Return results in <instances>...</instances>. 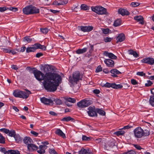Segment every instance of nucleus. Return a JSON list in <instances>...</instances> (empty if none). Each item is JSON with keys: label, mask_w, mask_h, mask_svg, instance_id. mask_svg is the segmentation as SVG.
<instances>
[{"label": "nucleus", "mask_w": 154, "mask_h": 154, "mask_svg": "<svg viewBox=\"0 0 154 154\" xmlns=\"http://www.w3.org/2000/svg\"><path fill=\"white\" fill-rule=\"evenodd\" d=\"M51 67L48 65L44 66L43 70L46 73L44 74L41 71L35 70L33 73L35 78L39 81L44 80L43 85L45 88L48 91L54 92L56 90L57 87L62 82V78L58 74L53 72H48Z\"/></svg>", "instance_id": "obj_1"}, {"label": "nucleus", "mask_w": 154, "mask_h": 154, "mask_svg": "<svg viewBox=\"0 0 154 154\" xmlns=\"http://www.w3.org/2000/svg\"><path fill=\"white\" fill-rule=\"evenodd\" d=\"M134 133L135 136L137 138L146 136L150 134L149 129L148 127H146L142 129L140 127H138L134 130Z\"/></svg>", "instance_id": "obj_2"}, {"label": "nucleus", "mask_w": 154, "mask_h": 154, "mask_svg": "<svg viewBox=\"0 0 154 154\" xmlns=\"http://www.w3.org/2000/svg\"><path fill=\"white\" fill-rule=\"evenodd\" d=\"M31 94V91L27 89H25L24 91L17 90L14 91L13 93V95L15 97L23 99L28 98L29 94Z\"/></svg>", "instance_id": "obj_3"}, {"label": "nucleus", "mask_w": 154, "mask_h": 154, "mask_svg": "<svg viewBox=\"0 0 154 154\" xmlns=\"http://www.w3.org/2000/svg\"><path fill=\"white\" fill-rule=\"evenodd\" d=\"M92 11L99 15L106 14H107L106 9L100 6H92Z\"/></svg>", "instance_id": "obj_4"}, {"label": "nucleus", "mask_w": 154, "mask_h": 154, "mask_svg": "<svg viewBox=\"0 0 154 154\" xmlns=\"http://www.w3.org/2000/svg\"><path fill=\"white\" fill-rule=\"evenodd\" d=\"M82 75L81 74L79 71L75 72L73 73L72 78L71 76L69 77V81L71 83H77L80 80H82Z\"/></svg>", "instance_id": "obj_5"}, {"label": "nucleus", "mask_w": 154, "mask_h": 154, "mask_svg": "<svg viewBox=\"0 0 154 154\" xmlns=\"http://www.w3.org/2000/svg\"><path fill=\"white\" fill-rule=\"evenodd\" d=\"M37 49H40L43 50H45L46 49V47L40 44L35 43L32 47L27 48L26 50V52L27 53L34 52Z\"/></svg>", "instance_id": "obj_6"}, {"label": "nucleus", "mask_w": 154, "mask_h": 154, "mask_svg": "<svg viewBox=\"0 0 154 154\" xmlns=\"http://www.w3.org/2000/svg\"><path fill=\"white\" fill-rule=\"evenodd\" d=\"M92 103L90 100H81L77 103V106L80 108H82L88 106Z\"/></svg>", "instance_id": "obj_7"}, {"label": "nucleus", "mask_w": 154, "mask_h": 154, "mask_svg": "<svg viewBox=\"0 0 154 154\" xmlns=\"http://www.w3.org/2000/svg\"><path fill=\"white\" fill-rule=\"evenodd\" d=\"M87 113L88 115L91 117L97 116V109L94 107L89 106L88 108Z\"/></svg>", "instance_id": "obj_8"}, {"label": "nucleus", "mask_w": 154, "mask_h": 154, "mask_svg": "<svg viewBox=\"0 0 154 154\" xmlns=\"http://www.w3.org/2000/svg\"><path fill=\"white\" fill-rule=\"evenodd\" d=\"M105 87H111L114 89H117L122 88L123 86L120 84L116 85L115 83H110L108 82L106 83L103 86Z\"/></svg>", "instance_id": "obj_9"}, {"label": "nucleus", "mask_w": 154, "mask_h": 154, "mask_svg": "<svg viewBox=\"0 0 154 154\" xmlns=\"http://www.w3.org/2000/svg\"><path fill=\"white\" fill-rule=\"evenodd\" d=\"M141 61L143 63H146L150 65L154 64V59L151 57H147L143 59Z\"/></svg>", "instance_id": "obj_10"}, {"label": "nucleus", "mask_w": 154, "mask_h": 154, "mask_svg": "<svg viewBox=\"0 0 154 154\" xmlns=\"http://www.w3.org/2000/svg\"><path fill=\"white\" fill-rule=\"evenodd\" d=\"M41 102L46 105H49L53 102V100L50 99H48L44 97L40 98Z\"/></svg>", "instance_id": "obj_11"}, {"label": "nucleus", "mask_w": 154, "mask_h": 154, "mask_svg": "<svg viewBox=\"0 0 154 154\" xmlns=\"http://www.w3.org/2000/svg\"><path fill=\"white\" fill-rule=\"evenodd\" d=\"M104 62L107 66L108 67H112L114 66V62L112 60L110 59H105L104 60Z\"/></svg>", "instance_id": "obj_12"}, {"label": "nucleus", "mask_w": 154, "mask_h": 154, "mask_svg": "<svg viewBox=\"0 0 154 154\" xmlns=\"http://www.w3.org/2000/svg\"><path fill=\"white\" fill-rule=\"evenodd\" d=\"M47 146L46 145H40L38 150H37V152L39 154H42L45 152V150L47 149Z\"/></svg>", "instance_id": "obj_13"}, {"label": "nucleus", "mask_w": 154, "mask_h": 154, "mask_svg": "<svg viewBox=\"0 0 154 154\" xmlns=\"http://www.w3.org/2000/svg\"><path fill=\"white\" fill-rule=\"evenodd\" d=\"M103 55L108 57L109 58L112 59H116L117 57L111 53H109L108 51H105L103 53Z\"/></svg>", "instance_id": "obj_14"}, {"label": "nucleus", "mask_w": 154, "mask_h": 154, "mask_svg": "<svg viewBox=\"0 0 154 154\" xmlns=\"http://www.w3.org/2000/svg\"><path fill=\"white\" fill-rule=\"evenodd\" d=\"M119 14H121L122 16L128 15L130 14V13L127 10L124 9H119L118 10Z\"/></svg>", "instance_id": "obj_15"}, {"label": "nucleus", "mask_w": 154, "mask_h": 154, "mask_svg": "<svg viewBox=\"0 0 154 154\" xmlns=\"http://www.w3.org/2000/svg\"><path fill=\"white\" fill-rule=\"evenodd\" d=\"M81 30L84 32H88L91 31L93 29V27L92 26H81L80 27Z\"/></svg>", "instance_id": "obj_16"}, {"label": "nucleus", "mask_w": 154, "mask_h": 154, "mask_svg": "<svg viewBox=\"0 0 154 154\" xmlns=\"http://www.w3.org/2000/svg\"><path fill=\"white\" fill-rule=\"evenodd\" d=\"M31 5L28 6L23 8V13L26 14H31Z\"/></svg>", "instance_id": "obj_17"}, {"label": "nucleus", "mask_w": 154, "mask_h": 154, "mask_svg": "<svg viewBox=\"0 0 154 154\" xmlns=\"http://www.w3.org/2000/svg\"><path fill=\"white\" fill-rule=\"evenodd\" d=\"M125 39V36L123 33H121L116 38L117 42H122L124 41Z\"/></svg>", "instance_id": "obj_18"}, {"label": "nucleus", "mask_w": 154, "mask_h": 154, "mask_svg": "<svg viewBox=\"0 0 154 154\" xmlns=\"http://www.w3.org/2000/svg\"><path fill=\"white\" fill-rule=\"evenodd\" d=\"M110 72L112 74V76L113 77H117V74L121 73L120 71L116 69H111Z\"/></svg>", "instance_id": "obj_19"}, {"label": "nucleus", "mask_w": 154, "mask_h": 154, "mask_svg": "<svg viewBox=\"0 0 154 154\" xmlns=\"http://www.w3.org/2000/svg\"><path fill=\"white\" fill-rule=\"evenodd\" d=\"M31 14H37L39 12V10L35 7L31 5Z\"/></svg>", "instance_id": "obj_20"}, {"label": "nucleus", "mask_w": 154, "mask_h": 154, "mask_svg": "<svg viewBox=\"0 0 154 154\" xmlns=\"http://www.w3.org/2000/svg\"><path fill=\"white\" fill-rule=\"evenodd\" d=\"M27 148L29 150H36L38 149V147L35 144L31 143L29 145L27 146Z\"/></svg>", "instance_id": "obj_21"}, {"label": "nucleus", "mask_w": 154, "mask_h": 154, "mask_svg": "<svg viewBox=\"0 0 154 154\" xmlns=\"http://www.w3.org/2000/svg\"><path fill=\"white\" fill-rule=\"evenodd\" d=\"M79 154H93L92 152L89 151V150H87L82 148L81 150L79 152Z\"/></svg>", "instance_id": "obj_22"}, {"label": "nucleus", "mask_w": 154, "mask_h": 154, "mask_svg": "<svg viewBox=\"0 0 154 154\" xmlns=\"http://www.w3.org/2000/svg\"><path fill=\"white\" fill-rule=\"evenodd\" d=\"M134 19L138 22H139V23L141 24H143L144 23L143 20V17L141 16H135L134 17Z\"/></svg>", "instance_id": "obj_23"}, {"label": "nucleus", "mask_w": 154, "mask_h": 154, "mask_svg": "<svg viewBox=\"0 0 154 154\" xmlns=\"http://www.w3.org/2000/svg\"><path fill=\"white\" fill-rule=\"evenodd\" d=\"M55 133L56 134L61 136L63 138L66 137L65 134L59 129H57L55 131Z\"/></svg>", "instance_id": "obj_24"}, {"label": "nucleus", "mask_w": 154, "mask_h": 154, "mask_svg": "<svg viewBox=\"0 0 154 154\" xmlns=\"http://www.w3.org/2000/svg\"><path fill=\"white\" fill-rule=\"evenodd\" d=\"M23 142L24 143L28 145L31 143L32 141V140L29 137H25L23 139Z\"/></svg>", "instance_id": "obj_25"}, {"label": "nucleus", "mask_w": 154, "mask_h": 154, "mask_svg": "<svg viewBox=\"0 0 154 154\" xmlns=\"http://www.w3.org/2000/svg\"><path fill=\"white\" fill-rule=\"evenodd\" d=\"M87 48H85L83 49H79L76 51V53L78 54H80L85 53L87 51Z\"/></svg>", "instance_id": "obj_26"}, {"label": "nucleus", "mask_w": 154, "mask_h": 154, "mask_svg": "<svg viewBox=\"0 0 154 154\" xmlns=\"http://www.w3.org/2000/svg\"><path fill=\"white\" fill-rule=\"evenodd\" d=\"M129 54L133 55V56L136 58L137 57L139 56V55L137 54V52L132 50H129Z\"/></svg>", "instance_id": "obj_27"}, {"label": "nucleus", "mask_w": 154, "mask_h": 154, "mask_svg": "<svg viewBox=\"0 0 154 154\" xmlns=\"http://www.w3.org/2000/svg\"><path fill=\"white\" fill-rule=\"evenodd\" d=\"M121 24V20L120 19H117L115 20L114 22L113 25L117 27Z\"/></svg>", "instance_id": "obj_28"}, {"label": "nucleus", "mask_w": 154, "mask_h": 154, "mask_svg": "<svg viewBox=\"0 0 154 154\" xmlns=\"http://www.w3.org/2000/svg\"><path fill=\"white\" fill-rule=\"evenodd\" d=\"M80 8L81 9L85 11L88 10L89 9V7L85 4H82L80 6Z\"/></svg>", "instance_id": "obj_29"}, {"label": "nucleus", "mask_w": 154, "mask_h": 154, "mask_svg": "<svg viewBox=\"0 0 154 154\" xmlns=\"http://www.w3.org/2000/svg\"><path fill=\"white\" fill-rule=\"evenodd\" d=\"M52 100H53V101H54L57 104L61 105L62 103V101L58 98L53 99Z\"/></svg>", "instance_id": "obj_30"}, {"label": "nucleus", "mask_w": 154, "mask_h": 154, "mask_svg": "<svg viewBox=\"0 0 154 154\" xmlns=\"http://www.w3.org/2000/svg\"><path fill=\"white\" fill-rule=\"evenodd\" d=\"M14 138L15 140L17 142H19V141L22 140V139L20 137L19 134H16L14 136Z\"/></svg>", "instance_id": "obj_31"}, {"label": "nucleus", "mask_w": 154, "mask_h": 154, "mask_svg": "<svg viewBox=\"0 0 154 154\" xmlns=\"http://www.w3.org/2000/svg\"><path fill=\"white\" fill-rule=\"evenodd\" d=\"M32 39L29 36L25 37L23 40V41L24 42H27L29 43L31 42Z\"/></svg>", "instance_id": "obj_32"}, {"label": "nucleus", "mask_w": 154, "mask_h": 154, "mask_svg": "<svg viewBox=\"0 0 154 154\" xmlns=\"http://www.w3.org/2000/svg\"><path fill=\"white\" fill-rule=\"evenodd\" d=\"M97 112L102 116H104L105 115V112L100 109H97Z\"/></svg>", "instance_id": "obj_33"}, {"label": "nucleus", "mask_w": 154, "mask_h": 154, "mask_svg": "<svg viewBox=\"0 0 154 154\" xmlns=\"http://www.w3.org/2000/svg\"><path fill=\"white\" fill-rule=\"evenodd\" d=\"M149 101L150 104L154 107V96L150 97Z\"/></svg>", "instance_id": "obj_34"}, {"label": "nucleus", "mask_w": 154, "mask_h": 154, "mask_svg": "<svg viewBox=\"0 0 154 154\" xmlns=\"http://www.w3.org/2000/svg\"><path fill=\"white\" fill-rule=\"evenodd\" d=\"M125 133V131L122 130L121 131H119L116 132L114 133V134L119 136L120 135H123Z\"/></svg>", "instance_id": "obj_35"}, {"label": "nucleus", "mask_w": 154, "mask_h": 154, "mask_svg": "<svg viewBox=\"0 0 154 154\" xmlns=\"http://www.w3.org/2000/svg\"><path fill=\"white\" fill-rule=\"evenodd\" d=\"M66 101L72 103H74L76 102V100L75 99L70 97L67 98Z\"/></svg>", "instance_id": "obj_36"}, {"label": "nucleus", "mask_w": 154, "mask_h": 154, "mask_svg": "<svg viewBox=\"0 0 154 154\" xmlns=\"http://www.w3.org/2000/svg\"><path fill=\"white\" fill-rule=\"evenodd\" d=\"M73 119L71 117L68 116L66 117H64L61 120L62 121H65L66 122H68L70 120Z\"/></svg>", "instance_id": "obj_37"}, {"label": "nucleus", "mask_w": 154, "mask_h": 154, "mask_svg": "<svg viewBox=\"0 0 154 154\" xmlns=\"http://www.w3.org/2000/svg\"><path fill=\"white\" fill-rule=\"evenodd\" d=\"M8 133L9 135L12 137H14V136L15 135V131L13 130H11L10 131H9V132H8Z\"/></svg>", "instance_id": "obj_38"}, {"label": "nucleus", "mask_w": 154, "mask_h": 154, "mask_svg": "<svg viewBox=\"0 0 154 154\" xmlns=\"http://www.w3.org/2000/svg\"><path fill=\"white\" fill-rule=\"evenodd\" d=\"M82 140H83L85 141H89L90 140V138L85 135H83L82 137Z\"/></svg>", "instance_id": "obj_39"}, {"label": "nucleus", "mask_w": 154, "mask_h": 154, "mask_svg": "<svg viewBox=\"0 0 154 154\" xmlns=\"http://www.w3.org/2000/svg\"><path fill=\"white\" fill-rule=\"evenodd\" d=\"M68 2V1L67 0L61 1L60 2H59V4H58V5H65L67 4Z\"/></svg>", "instance_id": "obj_40"}, {"label": "nucleus", "mask_w": 154, "mask_h": 154, "mask_svg": "<svg viewBox=\"0 0 154 154\" xmlns=\"http://www.w3.org/2000/svg\"><path fill=\"white\" fill-rule=\"evenodd\" d=\"M140 4L137 2H132L131 4V5L133 7H135L139 6Z\"/></svg>", "instance_id": "obj_41"}, {"label": "nucleus", "mask_w": 154, "mask_h": 154, "mask_svg": "<svg viewBox=\"0 0 154 154\" xmlns=\"http://www.w3.org/2000/svg\"><path fill=\"white\" fill-rule=\"evenodd\" d=\"M40 30L41 32L45 34H46L48 31V29L47 28L41 29Z\"/></svg>", "instance_id": "obj_42"}, {"label": "nucleus", "mask_w": 154, "mask_h": 154, "mask_svg": "<svg viewBox=\"0 0 154 154\" xmlns=\"http://www.w3.org/2000/svg\"><path fill=\"white\" fill-rule=\"evenodd\" d=\"M0 143H5V138L0 133Z\"/></svg>", "instance_id": "obj_43"}, {"label": "nucleus", "mask_w": 154, "mask_h": 154, "mask_svg": "<svg viewBox=\"0 0 154 154\" xmlns=\"http://www.w3.org/2000/svg\"><path fill=\"white\" fill-rule=\"evenodd\" d=\"M102 31L103 33L107 34L109 32V29L108 28L102 29Z\"/></svg>", "instance_id": "obj_44"}, {"label": "nucleus", "mask_w": 154, "mask_h": 154, "mask_svg": "<svg viewBox=\"0 0 154 154\" xmlns=\"http://www.w3.org/2000/svg\"><path fill=\"white\" fill-rule=\"evenodd\" d=\"M16 151L14 150H8L7 152V154H16Z\"/></svg>", "instance_id": "obj_45"}, {"label": "nucleus", "mask_w": 154, "mask_h": 154, "mask_svg": "<svg viewBox=\"0 0 154 154\" xmlns=\"http://www.w3.org/2000/svg\"><path fill=\"white\" fill-rule=\"evenodd\" d=\"M7 9L11 11H12L14 12H16L18 10L17 8L15 7H11L9 8H7Z\"/></svg>", "instance_id": "obj_46"}, {"label": "nucleus", "mask_w": 154, "mask_h": 154, "mask_svg": "<svg viewBox=\"0 0 154 154\" xmlns=\"http://www.w3.org/2000/svg\"><path fill=\"white\" fill-rule=\"evenodd\" d=\"M1 131L3 132L6 134L8 133L9 132V130L6 128H2L0 129Z\"/></svg>", "instance_id": "obj_47"}, {"label": "nucleus", "mask_w": 154, "mask_h": 154, "mask_svg": "<svg viewBox=\"0 0 154 154\" xmlns=\"http://www.w3.org/2000/svg\"><path fill=\"white\" fill-rule=\"evenodd\" d=\"M102 70V68L101 67L100 65L96 69V72H98Z\"/></svg>", "instance_id": "obj_48"}, {"label": "nucleus", "mask_w": 154, "mask_h": 154, "mask_svg": "<svg viewBox=\"0 0 154 154\" xmlns=\"http://www.w3.org/2000/svg\"><path fill=\"white\" fill-rule=\"evenodd\" d=\"M108 145L109 147H112L115 145L114 142L113 141L109 142L108 143Z\"/></svg>", "instance_id": "obj_49"}, {"label": "nucleus", "mask_w": 154, "mask_h": 154, "mask_svg": "<svg viewBox=\"0 0 154 154\" xmlns=\"http://www.w3.org/2000/svg\"><path fill=\"white\" fill-rule=\"evenodd\" d=\"M112 38L109 37H106L104 39V41L105 42H109L111 41Z\"/></svg>", "instance_id": "obj_50"}, {"label": "nucleus", "mask_w": 154, "mask_h": 154, "mask_svg": "<svg viewBox=\"0 0 154 154\" xmlns=\"http://www.w3.org/2000/svg\"><path fill=\"white\" fill-rule=\"evenodd\" d=\"M2 50L4 52L6 53H10L11 52V50L7 48H3Z\"/></svg>", "instance_id": "obj_51"}, {"label": "nucleus", "mask_w": 154, "mask_h": 154, "mask_svg": "<svg viewBox=\"0 0 154 154\" xmlns=\"http://www.w3.org/2000/svg\"><path fill=\"white\" fill-rule=\"evenodd\" d=\"M131 83L133 85H136L138 84V82L134 79H131Z\"/></svg>", "instance_id": "obj_52"}, {"label": "nucleus", "mask_w": 154, "mask_h": 154, "mask_svg": "<svg viewBox=\"0 0 154 154\" xmlns=\"http://www.w3.org/2000/svg\"><path fill=\"white\" fill-rule=\"evenodd\" d=\"M49 152L51 154H57V152L54 149H50L49 150Z\"/></svg>", "instance_id": "obj_53"}, {"label": "nucleus", "mask_w": 154, "mask_h": 154, "mask_svg": "<svg viewBox=\"0 0 154 154\" xmlns=\"http://www.w3.org/2000/svg\"><path fill=\"white\" fill-rule=\"evenodd\" d=\"M126 154H136L135 151L133 150H131L125 152Z\"/></svg>", "instance_id": "obj_54"}, {"label": "nucleus", "mask_w": 154, "mask_h": 154, "mask_svg": "<svg viewBox=\"0 0 154 154\" xmlns=\"http://www.w3.org/2000/svg\"><path fill=\"white\" fill-rule=\"evenodd\" d=\"M152 84V83L150 81H148L147 83H146L145 85L146 86L149 87Z\"/></svg>", "instance_id": "obj_55"}, {"label": "nucleus", "mask_w": 154, "mask_h": 154, "mask_svg": "<svg viewBox=\"0 0 154 154\" xmlns=\"http://www.w3.org/2000/svg\"><path fill=\"white\" fill-rule=\"evenodd\" d=\"M138 150H140L142 149L140 146L139 145L137 144H134L133 145Z\"/></svg>", "instance_id": "obj_56"}, {"label": "nucleus", "mask_w": 154, "mask_h": 154, "mask_svg": "<svg viewBox=\"0 0 154 154\" xmlns=\"http://www.w3.org/2000/svg\"><path fill=\"white\" fill-rule=\"evenodd\" d=\"M95 142L98 143H100L102 141V139L101 138H98L94 140Z\"/></svg>", "instance_id": "obj_57"}, {"label": "nucleus", "mask_w": 154, "mask_h": 154, "mask_svg": "<svg viewBox=\"0 0 154 154\" xmlns=\"http://www.w3.org/2000/svg\"><path fill=\"white\" fill-rule=\"evenodd\" d=\"M137 75L140 76H142L145 75V74L143 72H137Z\"/></svg>", "instance_id": "obj_58"}, {"label": "nucleus", "mask_w": 154, "mask_h": 154, "mask_svg": "<svg viewBox=\"0 0 154 154\" xmlns=\"http://www.w3.org/2000/svg\"><path fill=\"white\" fill-rule=\"evenodd\" d=\"M90 45V48L89 51V52L90 53H91L94 50V46L92 45Z\"/></svg>", "instance_id": "obj_59"}, {"label": "nucleus", "mask_w": 154, "mask_h": 154, "mask_svg": "<svg viewBox=\"0 0 154 154\" xmlns=\"http://www.w3.org/2000/svg\"><path fill=\"white\" fill-rule=\"evenodd\" d=\"M7 10V9L6 7H0V12H3L5 11H6Z\"/></svg>", "instance_id": "obj_60"}, {"label": "nucleus", "mask_w": 154, "mask_h": 154, "mask_svg": "<svg viewBox=\"0 0 154 154\" xmlns=\"http://www.w3.org/2000/svg\"><path fill=\"white\" fill-rule=\"evenodd\" d=\"M31 133L36 137L38 135V133H37L34 131H31Z\"/></svg>", "instance_id": "obj_61"}, {"label": "nucleus", "mask_w": 154, "mask_h": 154, "mask_svg": "<svg viewBox=\"0 0 154 154\" xmlns=\"http://www.w3.org/2000/svg\"><path fill=\"white\" fill-rule=\"evenodd\" d=\"M43 55V54L42 53H37L36 55V57H37L39 58L41 56H42Z\"/></svg>", "instance_id": "obj_62"}, {"label": "nucleus", "mask_w": 154, "mask_h": 154, "mask_svg": "<svg viewBox=\"0 0 154 154\" xmlns=\"http://www.w3.org/2000/svg\"><path fill=\"white\" fill-rule=\"evenodd\" d=\"M93 92L95 94H98L100 93V91L99 90L96 89L93 90Z\"/></svg>", "instance_id": "obj_63"}, {"label": "nucleus", "mask_w": 154, "mask_h": 154, "mask_svg": "<svg viewBox=\"0 0 154 154\" xmlns=\"http://www.w3.org/2000/svg\"><path fill=\"white\" fill-rule=\"evenodd\" d=\"M131 127V126H130L129 125H128L125 126L124 127V128H123L121 129L125 130L126 129H128Z\"/></svg>", "instance_id": "obj_64"}]
</instances>
